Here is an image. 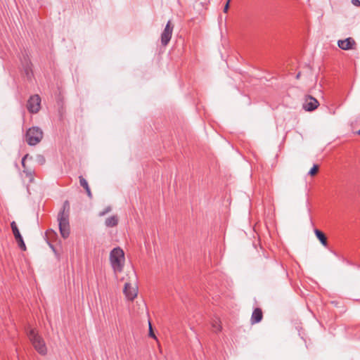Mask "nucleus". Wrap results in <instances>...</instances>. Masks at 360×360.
Masks as SVG:
<instances>
[{
  "label": "nucleus",
  "instance_id": "20e7f679",
  "mask_svg": "<svg viewBox=\"0 0 360 360\" xmlns=\"http://www.w3.org/2000/svg\"><path fill=\"white\" fill-rule=\"evenodd\" d=\"M43 138V131L38 127L30 128L25 134L26 142L30 146H35L39 143Z\"/></svg>",
  "mask_w": 360,
  "mask_h": 360
},
{
  "label": "nucleus",
  "instance_id": "aec40b11",
  "mask_svg": "<svg viewBox=\"0 0 360 360\" xmlns=\"http://www.w3.org/2000/svg\"><path fill=\"white\" fill-rule=\"evenodd\" d=\"M18 244V246L19 248L22 250H26V246H25V244L24 243V240H23V238L22 237L20 238V239H18V240H16Z\"/></svg>",
  "mask_w": 360,
  "mask_h": 360
},
{
  "label": "nucleus",
  "instance_id": "f257e3e1",
  "mask_svg": "<svg viewBox=\"0 0 360 360\" xmlns=\"http://www.w3.org/2000/svg\"><path fill=\"white\" fill-rule=\"evenodd\" d=\"M70 202L68 200H65L63 202V207L58 215L60 233L63 238H67L70 235Z\"/></svg>",
  "mask_w": 360,
  "mask_h": 360
},
{
  "label": "nucleus",
  "instance_id": "dca6fc26",
  "mask_svg": "<svg viewBox=\"0 0 360 360\" xmlns=\"http://www.w3.org/2000/svg\"><path fill=\"white\" fill-rule=\"evenodd\" d=\"M212 327L213 328V331L216 333L220 332L221 330V326L220 324V321L217 319H214L212 322Z\"/></svg>",
  "mask_w": 360,
  "mask_h": 360
},
{
  "label": "nucleus",
  "instance_id": "2eb2a0df",
  "mask_svg": "<svg viewBox=\"0 0 360 360\" xmlns=\"http://www.w3.org/2000/svg\"><path fill=\"white\" fill-rule=\"evenodd\" d=\"M11 227L13 231V233L14 235L15 240H18V239H20L22 238V236L19 231V229L17 226V224L15 221H12L11 223Z\"/></svg>",
  "mask_w": 360,
  "mask_h": 360
},
{
  "label": "nucleus",
  "instance_id": "5701e85b",
  "mask_svg": "<svg viewBox=\"0 0 360 360\" xmlns=\"http://www.w3.org/2000/svg\"><path fill=\"white\" fill-rule=\"evenodd\" d=\"M29 155L26 154L22 159V166L23 169H25L27 167L25 165V160L28 158Z\"/></svg>",
  "mask_w": 360,
  "mask_h": 360
},
{
  "label": "nucleus",
  "instance_id": "6e6552de",
  "mask_svg": "<svg viewBox=\"0 0 360 360\" xmlns=\"http://www.w3.org/2000/svg\"><path fill=\"white\" fill-rule=\"evenodd\" d=\"M356 44L354 39L352 37H348L343 40H338V46L342 50H351L354 49Z\"/></svg>",
  "mask_w": 360,
  "mask_h": 360
},
{
  "label": "nucleus",
  "instance_id": "a211bd4d",
  "mask_svg": "<svg viewBox=\"0 0 360 360\" xmlns=\"http://www.w3.org/2000/svg\"><path fill=\"white\" fill-rule=\"evenodd\" d=\"M112 210V207L110 206L106 207L103 211L100 212L98 214L99 217H103L106 214L109 213Z\"/></svg>",
  "mask_w": 360,
  "mask_h": 360
},
{
  "label": "nucleus",
  "instance_id": "f03ea898",
  "mask_svg": "<svg viewBox=\"0 0 360 360\" xmlns=\"http://www.w3.org/2000/svg\"><path fill=\"white\" fill-rule=\"evenodd\" d=\"M110 262L115 273L122 271L125 262L124 251L119 247L113 248L110 253Z\"/></svg>",
  "mask_w": 360,
  "mask_h": 360
},
{
  "label": "nucleus",
  "instance_id": "bb28decb",
  "mask_svg": "<svg viewBox=\"0 0 360 360\" xmlns=\"http://www.w3.org/2000/svg\"><path fill=\"white\" fill-rule=\"evenodd\" d=\"M355 133H356V134L360 135V130L356 131V132H355Z\"/></svg>",
  "mask_w": 360,
  "mask_h": 360
},
{
  "label": "nucleus",
  "instance_id": "0eeeda50",
  "mask_svg": "<svg viewBox=\"0 0 360 360\" xmlns=\"http://www.w3.org/2000/svg\"><path fill=\"white\" fill-rule=\"evenodd\" d=\"M319 105V101L311 96H307L303 103V108L306 111H313Z\"/></svg>",
  "mask_w": 360,
  "mask_h": 360
},
{
  "label": "nucleus",
  "instance_id": "f3484780",
  "mask_svg": "<svg viewBox=\"0 0 360 360\" xmlns=\"http://www.w3.org/2000/svg\"><path fill=\"white\" fill-rule=\"evenodd\" d=\"M23 173H25L26 176L30 179V182L34 180V171L32 169L26 167L25 169H23Z\"/></svg>",
  "mask_w": 360,
  "mask_h": 360
},
{
  "label": "nucleus",
  "instance_id": "39448f33",
  "mask_svg": "<svg viewBox=\"0 0 360 360\" xmlns=\"http://www.w3.org/2000/svg\"><path fill=\"white\" fill-rule=\"evenodd\" d=\"M174 25H172L171 20H169L161 34V44L162 46H167L172 36Z\"/></svg>",
  "mask_w": 360,
  "mask_h": 360
},
{
  "label": "nucleus",
  "instance_id": "f8f14e48",
  "mask_svg": "<svg viewBox=\"0 0 360 360\" xmlns=\"http://www.w3.org/2000/svg\"><path fill=\"white\" fill-rule=\"evenodd\" d=\"M314 233H315L316 238L321 242V243L324 247H327L328 246V240H327V238H326V235L322 231H321L320 230H319L317 229H314Z\"/></svg>",
  "mask_w": 360,
  "mask_h": 360
},
{
  "label": "nucleus",
  "instance_id": "ddd939ff",
  "mask_svg": "<svg viewBox=\"0 0 360 360\" xmlns=\"http://www.w3.org/2000/svg\"><path fill=\"white\" fill-rule=\"evenodd\" d=\"M79 179L80 186L85 189L87 195L90 198H92V193H91V189H90L89 186L87 181L82 176H79Z\"/></svg>",
  "mask_w": 360,
  "mask_h": 360
},
{
  "label": "nucleus",
  "instance_id": "6ab92c4d",
  "mask_svg": "<svg viewBox=\"0 0 360 360\" xmlns=\"http://www.w3.org/2000/svg\"><path fill=\"white\" fill-rule=\"evenodd\" d=\"M319 171V166L317 165H314L313 167L309 170V174L311 176L315 175Z\"/></svg>",
  "mask_w": 360,
  "mask_h": 360
},
{
  "label": "nucleus",
  "instance_id": "b1692460",
  "mask_svg": "<svg viewBox=\"0 0 360 360\" xmlns=\"http://www.w3.org/2000/svg\"><path fill=\"white\" fill-rule=\"evenodd\" d=\"M231 0H228L226 5L224 6V13H227L228 10H229V3H230Z\"/></svg>",
  "mask_w": 360,
  "mask_h": 360
},
{
  "label": "nucleus",
  "instance_id": "393cba45",
  "mask_svg": "<svg viewBox=\"0 0 360 360\" xmlns=\"http://www.w3.org/2000/svg\"><path fill=\"white\" fill-rule=\"evenodd\" d=\"M352 3L356 6H360V0H352Z\"/></svg>",
  "mask_w": 360,
  "mask_h": 360
},
{
  "label": "nucleus",
  "instance_id": "1a4fd4ad",
  "mask_svg": "<svg viewBox=\"0 0 360 360\" xmlns=\"http://www.w3.org/2000/svg\"><path fill=\"white\" fill-rule=\"evenodd\" d=\"M124 293L129 300H133L137 296V288L129 283H126L124 288Z\"/></svg>",
  "mask_w": 360,
  "mask_h": 360
},
{
  "label": "nucleus",
  "instance_id": "4be33fe9",
  "mask_svg": "<svg viewBox=\"0 0 360 360\" xmlns=\"http://www.w3.org/2000/svg\"><path fill=\"white\" fill-rule=\"evenodd\" d=\"M149 336L155 340L157 339L155 335L153 333V328H152V326H151V324L150 322H149Z\"/></svg>",
  "mask_w": 360,
  "mask_h": 360
},
{
  "label": "nucleus",
  "instance_id": "9b49d317",
  "mask_svg": "<svg viewBox=\"0 0 360 360\" xmlns=\"http://www.w3.org/2000/svg\"><path fill=\"white\" fill-rule=\"evenodd\" d=\"M263 318V313L260 308H256L253 311L251 316V323L255 324L260 322Z\"/></svg>",
  "mask_w": 360,
  "mask_h": 360
},
{
  "label": "nucleus",
  "instance_id": "423d86ee",
  "mask_svg": "<svg viewBox=\"0 0 360 360\" xmlns=\"http://www.w3.org/2000/svg\"><path fill=\"white\" fill-rule=\"evenodd\" d=\"M41 98L39 95L32 96L27 104V110L32 113H37L40 109Z\"/></svg>",
  "mask_w": 360,
  "mask_h": 360
},
{
  "label": "nucleus",
  "instance_id": "a878e982",
  "mask_svg": "<svg viewBox=\"0 0 360 360\" xmlns=\"http://www.w3.org/2000/svg\"><path fill=\"white\" fill-rule=\"evenodd\" d=\"M300 77V72H298L297 75H296V78L299 79Z\"/></svg>",
  "mask_w": 360,
  "mask_h": 360
},
{
  "label": "nucleus",
  "instance_id": "412c9836",
  "mask_svg": "<svg viewBox=\"0 0 360 360\" xmlns=\"http://www.w3.org/2000/svg\"><path fill=\"white\" fill-rule=\"evenodd\" d=\"M37 162L42 165L45 163V158L42 155H37Z\"/></svg>",
  "mask_w": 360,
  "mask_h": 360
},
{
  "label": "nucleus",
  "instance_id": "4468645a",
  "mask_svg": "<svg viewBox=\"0 0 360 360\" xmlns=\"http://www.w3.org/2000/svg\"><path fill=\"white\" fill-rule=\"evenodd\" d=\"M118 217L116 215L108 217L105 221V225L107 227H115L118 224Z\"/></svg>",
  "mask_w": 360,
  "mask_h": 360
},
{
  "label": "nucleus",
  "instance_id": "9d476101",
  "mask_svg": "<svg viewBox=\"0 0 360 360\" xmlns=\"http://www.w3.org/2000/svg\"><path fill=\"white\" fill-rule=\"evenodd\" d=\"M24 73L28 80H31L33 77V72L32 70V64L28 58L24 59L22 62Z\"/></svg>",
  "mask_w": 360,
  "mask_h": 360
},
{
  "label": "nucleus",
  "instance_id": "7ed1b4c3",
  "mask_svg": "<svg viewBox=\"0 0 360 360\" xmlns=\"http://www.w3.org/2000/svg\"><path fill=\"white\" fill-rule=\"evenodd\" d=\"M27 336L32 342L34 349L42 355L46 354L47 349L43 338L39 336L37 330L34 328H30L27 331Z\"/></svg>",
  "mask_w": 360,
  "mask_h": 360
}]
</instances>
